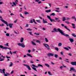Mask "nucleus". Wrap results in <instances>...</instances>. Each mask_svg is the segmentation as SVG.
<instances>
[{
	"mask_svg": "<svg viewBox=\"0 0 76 76\" xmlns=\"http://www.w3.org/2000/svg\"><path fill=\"white\" fill-rule=\"evenodd\" d=\"M54 31L55 32H59L61 34V33L62 32V30L60 29V28H58L57 29H56V28H55L53 29Z\"/></svg>",
	"mask_w": 76,
	"mask_h": 76,
	"instance_id": "1",
	"label": "nucleus"
},
{
	"mask_svg": "<svg viewBox=\"0 0 76 76\" xmlns=\"http://www.w3.org/2000/svg\"><path fill=\"white\" fill-rule=\"evenodd\" d=\"M32 66H33L34 67H32V69L34 70H35V71H36V72H37V69H36V68H35V67H36V68H38V67H39L38 66H36L34 65V64H32Z\"/></svg>",
	"mask_w": 76,
	"mask_h": 76,
	"instance_id": "2",
	"label": "nucleus"
},
{
	"mask_svg": "<svg viewBox=\"0 0 76 76\" xmlns=\"http://www.w3.org/2000/svg\"><path fill=\"white\" fill-rule=\"evenodd\" d=\"M18 45L19 46L21 47H22V48H25V44H24V43H19L18 44Z\"/></svg>",
	"mask_w": 76,
	"mask_h": 76,
	"instance_id": "3",
	"label": "nucleus"
},
{
	"mask_svg": "<svg viewBox=\"0 0 76 76\" xmlns=\"http://www.w3.org/2000/svg\"><path fill=\"white\" fill-rule=\"evenodd\" d=\"M43 45H44V46H45V47L46 48H47L48 50H50V47H49V45H48V44L44 43L43 44Z\"/></svg>",
	"mask_w": 76,
	"mask_h": 76,
	"instance_id": "4",
	"label": "nucleus"
},
{
	"mask_svg": "<svg viewBox=\"0 0 76 76\" xmlns=\"http://www.w3.org/2000/svg\"><path fill=\"white\" fill-rule=\"evenodd\" d=\"M61 35H64V36H66V37L69 38V34H65V33H64V31H62V32H61Z\"/></svg>",
	"mask_w": 76,
	"mask_h": 76,
	"instance_id": "5",
	"label": "nucleus"
},
{
	"mask_svg": "<svg viewBox=\"0 0 76 76\" xmlns=\"http://www.w3.org/2000/svg\"><path fill=\"white\" fill-rule=\"evenodd\" d=\"M0 20H1V21L2 22H4V23L6 24V26H9V25H8V23H7V22L6 21H5L3 19H0Z\"/></svg>",
	"mask_w": 76,
	"mask_h": 76,
	"instance_id": "6",
	"label": "nucleus"
},
{
	"mask_svg": "<svg viewBox=\"0 0 76 76\" xmlns=\"http://www.w3.org/2000/svg\"><path fill=\"white\" fill-rule=\"evenodd\" d=\"M61 25L62 26H64L65 28V29H67V30H68V31H69V32H70V29L68 28L67 27V26H64V25L63 24H61Z\"/></svg>",
	"mask_w": 76,
	"mask_h": 76,
	"instance_id": "7",
	"label": "nucleus"
},
{
	"mask_svg": "<svg viewBox=\"0 0 76 76\" xmlns=\"http://www.w3.org/2000/svg\"><path fill=\"white\" fill-rule=\"evenodd\" d=\"M5 69H4L2 70L1 69H0V72L1 73H3L5 74Z\"/></svg>",
	"mask_w": 76,
	"mask_h": 76,
	"instance_id": "8",
	"label": "nucleus"
},
{
	"mask_svg": "<svg viewBox=\"0 0 76 76\" xmlns=\"http://www.w3.org/2000/svg\"><path fill=\"white\" fill-rule=\"evenodd\" d=\"M70 70H69L70 72L71 71H73L74 72L76 73V69H74V67H71L70 68Z\"/></svg>",
	"mask_w": 76,
	"mask_h": 76,
	"instance_id": "9",
	"label": "nucleus"
},
{
	"mask_svg": "<svg viewBox=\"0 0 76 76\" xmlns=\"http://www.w3.org/2000/svg\"><path fill=\"white\" fill-rule=\"evenodd\" d=\"M23 66H26L27 68V69H28V70H31V68H30V66H29L24 64H23Z\"/></svg>",
	"mask_w": 76,
	"mask_h": 76,
	"instance_id": "10",
	"label": "nucleus"
},
{
	"mask_svg": "<svg viewBox=\"0 0 76 76\" xmlns=\"http://www.w3.org/2000/svg\"><path fill=\"white\" fill-rule=\"evenodd\" d=\"M71 64L72 66H76V62H71Z\"/></svg>",
	"mask_w": 76,
	"mask_h": 76,
	"instance_id": "11",
	"label": "nucleus"
},
{
	"mask_svg": "<svg viewBox=\"0 0 76 76\" xmlns=\"http://www.w3.org/2000/svg\"><path fill=\"white\" fill-rule=\"evenodd\" d=\"M0 48H2L3 50H5V49H7L6 47H4L3 46H2V45H0Z\"/></svg>",
	"mask_w": 76,
	"mask_h": 76,
	"instance_id": "12",
	"label": "nucleus"
},
{
	"mask_svg": "<svg viewBox=\"0 0 76 76\" xmlns=\"http://www.w3.org/2000/svg\"><path fill=\"white\" fill-rule=\"evenodd\" d=\"M47 56L48 57H50V56H54V54H53L51 53H49L48 54Z\"/></svg>",
	"mask_w": 76,
	"mask_h": 76,
	"instance_id": "13",
	"label": "nucleus"
},
{
	"mask_svg": "<svg viewBox=\"0 0 76 76\" xmlns=\"http://www.w3.org/2000/svg\"><path fill=\"white\" fill-rule=\"evenodd\" d=\"M48 22L47 21L45 20L44 18H43V23H47Z\"/></svg>",
	"mask_w": 76,
	"mask_h": 76,
	"instance_id": "14",
	"label": "nucleus"
},
{
	"mask_svg": "<svg viewBox=\"0 0 76 76\" xmlns=\"http://www.w3.org/2000/svg\"><path fill=\"white\" fill-rule=\"evenodd\" d=\"M13 24L12 23L9 24V26H10V28H13V27H12V26H13Z\"/></svg>",
	"mask_w": 76,
	"mask_h": 76,
	"instance_id": "15",
	"label": "nucleus"
},
{
	"mask_svg": "<svg viewBox=\"0 0 76 76\" xmlns=\"http://www.w3.org/2000/svg\"><path fill=\"white\" fill-rule=\"evenodd\" d=\"M69 40H70V42H74V39H73L70 38V39H69Z\"/></svg>",
	"mask_w": 76,
	"mask_h": 76,
	"instance_id": "16",
	"label": "nucleus"
},
{
	"mask_svg": "<svg viewBox=\"0 0 76 76\" xmlns=\"http://www.w3.org/2000/svg\"><path fill=\"white\" fill-rule=\"evenodd\" d=\"M51 10H45V12L46 13H50V12H51Z\"/></svg>",
	"mask_w": 76,
	"mask_h": 76,
	"instance_id": "17",
	"label": "nucleus"
},
{
	"mask_svg": "<svg viewBox=\"0 0 76 76\" xmlns=\"http://www.w3.org/2000/svg\"><path fill=\"white\" fill-rule=\"evenodd\" d=\"M23 40H24V39L22 37L20 40V42H23Z\"/></svg>",
	"mask_w": 76,
	"mask_h": 76,
	"instance_id": "18",
	"label": "nucleus"
},
{
	"mask_svg": "<svg viewBox=\"0 0 76 76\" xmlns=\"http://www.w3.org/2000/svg\"><path fill=\"white\" fill-rule=\"evenodd\" d=\"M50 22H56V20H55L54 19H51V18L50 19Z\"/></svg>",
	"mask_w": 76,
	"mask_h": 76,
	"instance_id": "19",
	"label": "nucleus"
},
{
	"mask_svg": "<svg viewBox=\"0 0 76 76\" xmlns=\"http://www.w3.org/2000/svg\"><path fill=\"white\" fill-rule=\"evenodd\" d=\"M72 26H73V28H74V29H75L76 28V27H75V24H74L72 23Z\"/></svg>",
	"mask_w": 76,
	"mask_h": 76,
	"instance_id": "20",
	"label": "nucleus"
},
{
	"mask_svg": "<svg viewBox=\"0 0 76 76\" xmlns=\"http://www.w3.org/2000/svg\"><path fill=\"white\" fill-rule=\"evenodd\" d=\"M27 56H29V57H31V58H32V56H31V55L30 54L27 53Z\"/></svg>",
	"mask_w": 76,
	"mask_h": 76,
	"instance_id": "21",
	"label": "nucleus"
},
{
	"mask_svg": "<svg viewBox=\"0 0 76 76\" xmlns=\"http://www.w3.org/2000/svg\"><path fill=\"white\" fill-rule=\"evenodd\" d=\"M36 20V22H38V23H41V20Z\"/></svg>",
	"mask_w": 76,
	"mask_h": 76,
	"instance_id": "22",
	"label": "nucleus"
},
{
	"mask_svg": "<svg viewBox=\"0 0 76 76\" xmlns=\"http://www.w3.org/2000/svg\"><path fill=\"white\" fill-rule=\"evenodd\" d=\"M72 35L74 37H76V35H75V34L74 33H72Z\"/></svg>",
	"mask_w": 76,
	"mask_h": 76,
	"instance_id": "23",
	"label": "nucleus"
},
{
	"mask_svg": "<svg viewBox=\"0 0 76 76\" xmlns=\"http://www.w3.org/2000/svg\"><path fill=\"white\" fill-rule=\"evenodd\" d=\"M45 65L48 67H50V65H49L48 64H45Z\"/></svg>",
	"mask_w": 76,
	"mask_h": 76,
	"instance_id": "24",
	"label": "nucleus"
},
{
	"mask_svg": "<svg viewBox=\"0 0 76 76\" xmlns=\"http://www.w3.org/2000/svg\"><path fill=\"white\" fill-rule=\"evenodd\" d=\"M56 14H55V13H53L52 14L50 15V16H55Z\"/></svg>",
	"mask_w": 76,
	"mask_h": 76,
	"instance_id": "25",
	"label": "nucleus"
},
{
	"mask_svg": "<svg viewBox=\"0 0 76 76\" xmlns=\"http://www.w3.org/2000/svg\"><path fill=\"white\" fill-rule=\"evenodd\" d=\"M66 20V17H64L63 18V20L62 21H65Z\"/></svg>",
	"mask_w": 76,
	"mask_h": 76,
	"instance_id": "26",
	"label": "nucleus"
},
{
	"mask_svg": "<svg viewBox=\"0 0 76 76\" xmlns=\"http://www.w3.org/2000/svg\"><path fill=\"white\" fill-rule=\"evenodd\" d=\"M72 19H74L75 21H76V18L75 16H73L72 17Z\"/></svg>",
	"mask_w": 76,
	"mask_h": 76,
	"instance_id": "27",
	"label": "nucleus"
},
{
	"mask_svg": "<svg viewBox=\"0 0 76 76\" xmlns=\"http://www.w3.org/2000/svg\"><path fill=\"white\" fill-rule=\"evenodd\" d=\"M38 66L39 67H43V66L41 64H38Z\"/></svg>",
	"mask_w": 76,
	"mask_h": 76,
	"instance_id": "28",
	"label": "nucleus"
},
{
	"mask_svg": "<svg viewBox=\"0 0 76 76\" xmlns=\"http://www.w3.org/2000/svg\"><path fill=\"white\" fill-rule=\"evenodd\" d=\"M10 64L9 66L10 67H11V66H13V63L11 62H10Z\"/></svg>",
	"mask_w": 76,
	"mask_h": 76,
	"instance_id": "29",
	"label": "nucleus"
},
{
	"mask_svg": "<svg viewBox=\"0 0 76 76\" xmlns=\"http://www.w3.org/2000/svg\"><path fill=\"white\" fill-rule=\"evenodd\" d=\"M62 45V44L61 43H59L58 44V46L59 47H61Z\"/></svg>",
	"mask_w": 76,
	"mask_h": 76,
	"instance_id": "30",
	"label": "nucleus"
},
{
	"mask_svg": "<svg viewBox=\"0 0 76 76\" xmlns=\"http://www.w3.org/2000/svg\"><path fill=\"white\" fill-rule=\"evenodd\" d=\"M31 43H32V45H36V44L34 42L32 41L31 42Z\"/></svg>",
	"mask_w": 76,
	"mask_h": 76,
	"instance_id": "31",
	"label": "nucleus"
},
{
	"mask_svg": "<svg viewBox=\"0 0 76 76\" xmlns=\"http://www.w3.org/2000/svg\"><path fill=\"white\" fill-rule=\"evenodd\" d=\"M4 59L3 58L1 59V57H0V61H4Z\"/></svg>",
	"mask_w": 76,
	"mask_h": 76,
	"instance_id": "32",
	"label": "nucleus"
},
{
	"mask_svg": "<svg viewBox=\"0 0 76 76\" xmlns=\"http://www.w3.org/2000/svg\"><path fill=\"white\" fill-rule=\"evenodd\" d=\"M64 50H69V49L68 48H66V47H64Z\"/></svg>",
	"mask_w": 76,
	"mask_h": 76,
	"instance_id": "33",
	"label": "nucleus"
},
{
	"mask_svg": "<svg viewBox=\"0 0 76 76\" xmlns=\"http://www.w3.org/2000/svg\"><path fill=\"white\" fill-rule=\"evenodd\" d=\"M45 41L46 42H48V39H47V38H45Z\"/></svg>",
	"mask_w": 76,
	"mask_h": 76,
	"instance_id": "34",
	"label": "nucleus"
},
{
	"mask_svg": "<svg viewBox=\"0 0 76 76\" xmlns=\"http://www.w3.org/2000/svg\"><path fill=\"white\" fill-rule=\"evenodd\" d=\"M36 42L37 43H39V44H40L41 43V42H40V41L39 40H37L36 41Z\"/></svg>",
	"mask_w": 76,
	"mask_h": 76,
	"instance_id": "35",
	"label": "nucleus"
},
{
	"mask_svg": "<svg viewBox=\"0 0 76 76\" xmlns=\"http://www.w3.org/2000/svg\"><path fill=\"white\" fill-rule=\"evenodd\" d=\"M27 31H32V29L30 28H27Z\"/></svg>",
	"mask_w": 76,
	"mask_h": 76,
	"instance_id": "36",
	"label": "nucleus"
},
{
	"mask_svg": "<svg viewBox=\"0 0 76 76\" xmlns=\"http://www.w3.org/2000/svg\"><path fill=\"white\" fill-rule=\"evenodd\" d=\"M33 22H34V23L35 24H37V23H36V22H35V19H33Z\"/></svg>",
	"mask_w": 76,
	"mask_h": 76,
	"instance_id": "37",
	"label": "nucleus"
},
{
	"mask_svg": "<svg viewBox=\"0 0 76 76\" xmlns=\"http://www.w3.org/2000/svg\"><path fill=\"white\" fill-rule=\"evenodd\" d=\"M47 18H48V19H49L50 20L51 19V17H50V16H49L48 15H47Z\"/></svg>",
	"mask_w": 76,
	"mask_h": 76,
	"instance_id": "38",
	"label": "nucleus"
},
{
	"mask_svg": "<svg viewBox=\"0 0 76 76\" xmlns=\"http://www.w3.org/2000/svg\"><path fill=\"white\" fill-rule=\"evenodd\" d=\"M58 55H57V54H55V57H56V58H58Z\"/></svg>",
	"mask_w": 76,
	"mask_h": 76,
	"instance_id": "39",
	"label": "nucleus"
},
{
	"mask_svg": "<svg viewBox=\"0 0 76 76\" xmlns=\"http://www.w3.org/2000/svg\"><path fill=\"white\" fill-rule=\"evenodd\" d=\"M55 50L57 51H58V50H59V49L58 48H55Z\"/></svg>",
	"mask_w": 76,
	"mask_h": 76,
	"instance_id": "40",
	"label": "nucleus"
},
{
	"mask_svg": "<svg viewBox=\"0 0 76 76\" xmlns=\"http://www.w3.org/2000/svg\"><path fill=\"white\" fill-rule=\"evenodd\" d=\"M28 33L29 34H30V35H32V36H33V35H34L32 34V32H28Z\"/></svg>",
	"mask_w": 76,
	"mask_h": 76,
	"instance_id": "41",
	"label": "nucleus"
},
{
	"mask_svg": "<svg viewBox=\"0 0 76 76\" xmlns=\"http://www.w3.org/2000/svg\"><path fill=\"white\" fill-rule=\"evenodd\" d=\"M24 14L25 15H27V14H29V13L26 11H25V12H24Z\"/></svg>",
	"mask_w": 76,
	"mask_h": 76,
	"instance_id": "42",
	"label": "nucleus"
},
{
	"mask_svg": "<svg viewBox=\"0 0 76 76\" xmlns=\"http://www.w3.org/2000/svg\"><path fill=\"white\" fill-rule=\"evenodd\" d=\"M48 73L49 75H52V74L51 73V72H48Z\"/></svg>",
	"mask_w": 76,
	"mask_h": 76,
	"instance_id": "43",
	"label": "nucleus"
},
{
	"mask_svg": "<svg viewBox=\"0 0 76 76\" xmlns=\"http://www.w3.org/2000/svg\"><path fill=\"white\" fill-rule=\"evenodd\" d=\"M6 49H5V50H7V49H9V50H12V49L10 48H7L6 47Z\"/></svg>",
	"mask_w": 76,
	"mask_h": 76,
	"instance_id": "44",
	"label": "nucleus"
},
{
	"mask_svg": "<svg viewBox=\"0 0 76 76\" xmlns=\"http://www.w3.org/2000/svg\"><path fill=\"white\" fill-rule=\"evenodd\" d=\"M6 35L7 37H9V33H7L6 34Z\"/></svg>",
	"mask_w": 76,
	"mask_h": 76,
	"instance_id": "45",
	"label": "nucleus"
},
{
	"mask_svg": "<svg viewBox=\"0 0 76 76\" xmlns=\"http://www.w3.org/2000/svg\"><path fill=\"white\" fill-rule=\"evenodd\" d=\"M55 19L56 20H59V18H55Z\"/></svg>",
	"mask_w": 76,
	"mask_h": 76,
	"instance_id": "46",
	"label": "nucleus"
},
{
	"mask_svg": "<svg viewBox=\"0 0 76 76\" xmlns=\"http://www.w3.org/2000/svg\"><path fill=\"white\" fill-rule=\"evenodd\" d=\"M4 26V24L2 23L1 25L0 24V26Z\"/></svg>",
	"mask_w": 76,
	"mask_h": 76,
	"instance_id": "47",
	"label": "nucleus"
},
{
	"mask_svg": "<svg viewBox=\"0 0 76 76\" xmlns=\"http://www.w3.org/2000/svg\"><path fill=\"white\" fill-rule=\"evenodd\" d=\"M30 23H33V21L32 20H30Z\"/></svg>",
	"mask_w": 76,
	"mask_h": 76,
	"instance_id": "48",
	"label": "nucleus"
},
{
	"mask_svg": "<svg viewBox=\"0 0 76 76\" xmlns=\"http://www.w3.org/2000/svg\"><path fill=\"white\" fill-rule=\"evenodd\" d=\"M20 17H21V18H24V17H23L22 15V14H20Z\"/></svg>",
	"mask_w": 76,
	"mask_h": 76,
	"instance_id": "49",
	"label": "nucleus"
},
{
	"mask_svg": "<svg viewBox=\"0 0 76 76\" xmlns=\"http://www.w3.org/2000/svg\"><path fill=\"white\" fill-rule=\"evenodd\" d=\"M13 4H14V5L15 6H16V4L15 2H13Z\"/></svg>",
	"mask_w": 76,
	"mask_h": 76,
	"instance_id": "50",
	"label": "nucleus"
},
{
	"mask_svg": "<svg viewBox=\"0 0 76 76\" xmlns=\"http://www.w3.org/2000/svg\"><path fill=\"white\" fill-rule=\"evenodd\" d=\"M34 34H35V35H39V34H37V33H34Z\"/></svg>",
	"mask_w": 76,
	"mask_h": 76,
	"instance_id": "51",
	"label": "nucleus"
},
{
	"mask_svg": "<svg viewBox=\"0 0 76 76\" xmlns=\"http://www.w3.org/2000/svg\"><path fill=\"white\" fill-rule=\"evenodd\" d=\"M18 21V19H17L15 21H14L15 23H17V22Z\"/></svg>",
	"mask_w": 76,
	"mask_h": 76,
	"instance_id": "52",
	"label": "nucleus"
},
{
	"mask_svg": "<svg viewBox=\"0 0 76 76\" xmlns=\"http://www.w3.org/2000/svg\"><path fill=\"white\" fill-rule=\"evenodd\" d=\"M65 22L66 23H67V24H69V21H65Z\"/></svg>",
	"mask_w": 76,
	"mask_h": 76,
	"instance_id": "53",
	"label": "nucleus"
},
{
	"mask_svg": "<svg viewBox=\"0 0 76 76\" xmlns=\"http://www.w3.org/2000/svg\"><path fill=\"white\" fill-rule=\"evenodd\" d=\"M9 43H7L6 45H6V46H7L8 47H9Z\"/></svg>",
	"mask_w": 76,
	"mask_h": 76,
	"instance_id": "54",
	"label": "nucleus"
},
{
	"mask_svg": "<svg viewBox=\"0 0 76 76\" xmlns=\"http://www.w3.org/2000/svg\"><path fill=\"white\" fill-rule=\"evenodd\" d=\"M39 1V0H35V2H37V3H38Z\"/></svg>",
	"mask_w": 76,
	"mask_h": 76,
	"instance_id": "55",
	"label": "nucleus"
},
{
	"mask_svg": "<svg viewBox=\"0 0 76 76\" xmlns=\"http://www.w3.org/2000/svg\"><path fill=\"white\" fill-rule=\"evenodd\" d=\"M13 73H14V71L13 70L11 71V74H13Z\"/></svg>",
	"mask_w": 76,
	"mask_h": 76,
	"instance_id": "56",
	"label": "nucleus"
},
{
	"mask_svg": "<svg viewBox=\"0 0 76 76\" xmlns=\"http://www.w3.org/2000/svg\"><path fill=\"white\" fill-rule=\"evenodd\" d=\"M63 52H61V55H63Z\"/></svg>",
	"mask_w": 76,
	"mask_h": 76,
	"instance_id": "57",
	"label": "nucleus"
},
{
	"mask_svg": "<svg viewBox=\"0 0 76 76\" xmlns=\"http://www.w3.org/2000/svg\"><path fill=\"white\" fill-rule=\"evenodd\" d=\"M6 57L7 58H10V56H6Z\"/></svg>",
	"mask_w": 76,
	"mask_h": 76,
	"instance_id": "58",
	"label": "nucleus"
},
{
	"mask_svg": "<svg viewBox=\"0 0 76 76\" xmlns=\"http://www.w3.org/2000/svg\"><path fill=\"white\" fill-rule=\"evenodd\" d=\"M48 4H49V6L50 7H51V4L50 3H48Z\"/></svg>",
	"mask_w": 76,
	"mask_h": 76,
	"instance_id": "59",
	"label": "nucleus"
},
{
	"mask_svg": "<svg viewBox=\"0 0 76 76\" xmlns=\"http://www.w3.org/2000/svg\"><path fill=\"white\" fill-rule=\"evenodd\" d=\"M31 50H28V53H31Z\"/></svg>",
	"mask_w": 76,
	"mask_h": 76,
	"instance_id": "60",
	"label": "nucleus"
},
{
	"mask_svg": "<svg viewBox=\"0 0 76 76\" xmlns=\"http://www.w3.org/2000/svg\"><path fill=\"white\" fill-rule=\"evenodd\" d=\"M42 3V2L41 1H39L38 2V4H40V3Z\"/></svg>",
	"mask_w": 76,
	"mask_h": 76,
	"instance_id": "61",
	"label": "nucleus"
},
{
	"mask_svg": "<svg viewBox=\"0 0 76 76\" xmlns=\"http://www.w3.org/2000/svg\"><path fill=\"white\" fill-rule=\"evenodd\" d=\"M14 32L15 34H18L17 32H16V31H14Z\"/></svg>",
	"mask_w": 76,
	"mask_h": 76,
	"instance_id": "62",
	"label": "nucleus"
},
{
	"mask_svg": "<svg viewBox=\"0 0 76 76\" xmlns=\"http://www.w3.org/2000/svg\"><path fill=\"white\" fill-rule=\"evenodd\" d=\"M6 74H7V76H9V75H10V74L9 73H7Z\"/></svg>",
	"mask_w": 76,
	"mask_h": 76,
	"instance_id": "63",
	"label": "nucleus"
},
{
	"mask_svg": "<svg viewBox=\"0 0 76 76\" xmlns=\"http://www.w3.org/2000/svg\"><path fill=\"white\" fill-rule=\"evenodd\" d=\"M28 24H26V26H25V27H28Z\"/></svg>",
	"mask_w": 76,
	"mask_h": 76,
	"instance_id": "64",
	"label": "nucleus"
}]
</instances>
